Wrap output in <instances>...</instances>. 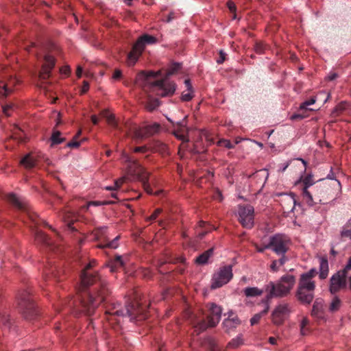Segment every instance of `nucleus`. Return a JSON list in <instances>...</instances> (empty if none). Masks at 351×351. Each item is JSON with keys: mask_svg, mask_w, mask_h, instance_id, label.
<instances>
[{"mask_svg": "<svg viewBox=\"0 0 351 351\" xmlns=\"http://www.w3.org/2000/svg\"><path fill=\"white\" fill-rule=\"evenodd\" d=\"M95 264V261H90L81 275V282L83 287L95 285V291L89 294L86 299H82L81 301L82 311L88 315H90L99 304L105 300L108 293L104 280H101L99 276H92L88 272V270Z\"/></svg>", "mask_w": 351, "mask_h": 351, "instance_id": "1", "label": "nucleus"}, {"mask_svg": "<svg viewBox=\"0 0 351 351\" xmlns=\"http://www.w3.org/2000/svg\"><path fill=\"white\" fill-rule=\"evenodd\" d=\"M180 69V64L178 63L173 64L167 71L166 77L157 81H152V78L159 76L160 71L157 72L149 71L147 73L141 72L138 76V80H143L144 88L149 90L152 93L160 97L171 96L174 94L176 85L173 82L168 80V77L176 73Z\"/></svg>", "mask_w": 351, "mask_h": 351, "instance_id": "2", "label": "nucleus"}, {"mask_svg": "<svg viewBox=\"0 0 351 351\" xmlns=\"http://www.w3.org/2000/svg\"><path fill=\"white\" fill-rule=\"evenodd\" d=\"M209 315L208 316V323L197 315L193 312L188 311L186 313L187 318L190 320L191 324L193 326L195 331L197 334L205 330L208 327H215L221 320L222 308L215 303L208 304Z\"/></svg>", "mask_w": 351, "mask_h": 351, "instance_id": "3", "label": "nucleus"}, {"mask_svg": "<svg viewBox=\"0 0 351 351\" xmlns=\"http://www.w3.org/2000/svg\"><path fill=\"white\" fill-rule=\"evenodd\" d=\"M145 308L138 302H134L132 304H129L126 306L125 309H116V307L107 311L108 314H110V317H108V322L111 324L116 322L118 324L121 323V319L124 317H128L130 321H133L136 319L138 320L145 319L147 318L145 314Z\"/></svg>", "mask_w": 351, "mask_h": 351, "instance_id": "4", "label": "nucleus"}, {"mask_svg": "<svg viewBox=\"0 0 351 351\" xmlns=\"http://www.w3.org/2000/svg\"><path fill=\"white\" fill-rule=\"evenodd\" d=\"M295 284V278L293 275L287 274L282 276L276 282H270L266 286L268 293L267 299L272 298H285L287 296Z\"/></svg>", "mask_w": 351, "mask_h": 351, "instance_id": "5", "label": "nucleus"}, {"mask_svg": "<svg viewBox=\"0 0 351 351\" xmlns=\"http://www.w3.org/2000/svg\"><path fill=\"white\" fill-rule=\"evenodd\" d=\"M302 182L304 187L302 189V196L304 200L308 206H313L317 203L326 204L327 199L324 197V188L321 186H316L312 190L308 191V188L313 186L315 183L313 179V175L308 174L305 176Z\"/></svg>", "mask_w": 351, "mask_h": 351, "instance_id": "6", "label": "nucleus"}, {"mask_svg": "<svg viewBox=\"0 0 351 351\" xmlns=\"http://www.w3.org/2000/svg\"><path fill=\"white\" fill-rule=\"evenodd\" d=\"M121 160L125 164L127 171L130 175L137 177L141 180L145 191L148 194H153V191L147 182L148 173L145 169L138 163V162L130 158L126 153L123 152Z\"/></svg>", "mask_w": 351, "mask_h": 351, "instance_id": "7", "label": "nucleus"}, {"mask_svg": "<svg viewBox=\"0 0 351 351\" xmlns=\"http://www.w3.org/2000/svg\"><path fill=\"white\" fill-rule=\"evenodd\" d=\"M156 38L148 34L141 36L134 44L131 51L128 55V64L133 66L141 56L147 44H154Z\"/></svg>", "mask_w": 351, "mask_h": 351, "instance_id": "8", "label": "nucleus"}, {"mask_svg": "<svg viewBox=\"0 0 351 351\" xmlns=\"http://www.w3.org/2000/svg\"><path fill=\"white\" fill-rule=\"evenodd\" d=\"M292 312V308L290 304L287 302H280L274 308L271 319L274 325L280 326L289 317Z\"/></svg>", "mask_w": 351, "mask_h": 351, "instance_id": "9", "label": "nucleus"}, {"mask_svg": "<svg viewBox=\"0 0 351 351\" xmlns=\"http://www.w3.org/2000/svg\"><path fill=\"white\" fill-rule=\"evenodd\" d=\"M233 276L232 265H225L213 275L210 287L215 289L227 284Z\"/></svg>", "mask_w": 351, "mask_h": 351, "instance_id": "10", "label": "nucleus"}, {"mask_svg": "<svg viewBox=\"0 0 351 351\" xmlns=\"http://www.w3.org/2000/svg\"><path fill=\"white\" fill-rule=\"evenodd\" d=\"M238 215L239 221L244 228L250 229L254 226V209L252 206H239Z\"/></svg>", "mask_w": 351, "mask_h": 351, "instance_id": "11", "label": "nucleus"}, {"mask_svg": "<svg viewBox=\"0 0 351 351\" xmlns=\"http://www.w3.org/2000/svg\"><path fill=\"white\" fill-rule=\"evenodd\" d=\"M288 243V238L285 235L278 234L270 237L266 247H270L278 255H284L287 251Z\"/></svg>", "mask_w": 351, "mask_h": 351, "instance_id": "12", "label": "nucleus"}, {"mask_svg": "<svg viewBox=\"0 0 351 351\" xmlns=\"http://www.w3.org/2000/svg\"><path fill=\"white\" fill-rule=\"evenodd\" d=\"M20 308L23 317L26 319H32L38 314L36 306L27 293L21 296Z\"/></svg>", "mask_w": 351, "mask_h": 351, "instance_id": "13", "label": "nucleus"}, {"mask_svg": "<svg viewBox=\"0 0 351 351\" xmlns=\"http://www.w3.org/2000/svg\"><path fill=\"white\" fill-rule=\"evenodd\" d=\"M106 230L107 227L106 226L99 227L95 230V236L96 239L99 240L104 239L106 241L104 245H99L98 247L100 248L108 247L112 249H117L119 247V240L120 237L117 236L114 239L109 241L108 239H107L106 237Z\"/></svg>", "mask_w": 351, "mask_h": 351, "instance_id": "14", "label": "nucleus"}, {"mask_svg": "<svg viewBox=\"0 0 351 351\" xmlns=\"http://www.w3.org/2000/svg\"><path fill=\"white\" fill-rule=\"evenodd\" d=\"M346 286V276L339 271L333 274L330 278L329 290L332 294L339 291Z\"/></svg>", "mask_w": 351, "mask_h": 351, "instance_id": "15", "label": "nucleus"}, {"mask_svg": "<svg viewBox=\"0 0 351 351\" xmlns=\"http://www.w3.org/2000/svg\"><path fill=\"white\" fill-rule=\"evenodd\" d=\"M18 83L15 77L7 78L4 77L0 80V98L6 97L13 90L14 86Z\"/></svg>", "mask_w": 351, "mask_h": 351, "instance_id": "16", "label": "nucleus"}, {"mask_svg": "<svg viewBox=\"0 0 351 351\" xmlns=\"http://www.w3.org/2000/svg\"><path fill=\"white\" fill-rule=\"evenodd\" d=\"M159 128V125L154 123L151 125H147L143 128H136L133 137L135 139H143L154 134Z\"/></svg>", "mask_w": 351, "mask_h": 351, "instance_id": "17", "label": "nucleus"}, {"mask_svg": "<svg viewBox=\"0 0 351 351\" xmlns=\"http://www.w3.org/2000/svg\"><path fill=\"white\" fill-rule=\"evenodd\" d=\"M54 65L55 58L53 56L49 54H46L44 56V63L40 73V78L42 80H45L46 78L49 77Z\"/></svg>", "mask_w": 351, "mask_h": 351, "instance_id": "18", "label": "nucleus"}, {"mask_svg": "<svg viewBox=\"0 0 351 351\" xmlns=\"http://www.w3.org/2000/svg\"><path fill=\"white\" fill-rule=\"evenodd\" d=\"M280 204L285 213L293 212L296 205L295 195L293 193L282 195L280 199Z\"/></svg>", "mask_w": 351, "mask_h": 351, "instance_id": "19", "label": "nucleus"}, {"mask_svg": "<svg viewBox=\"0 0 351 351\" xmlns=\"http://www.w3.org/2000/svg\"><path fill=\"white\" fill-rule=\"evenodd\" d=\"M186 116H185L182 122L178 123V128L174 130L173 134L175 136L181 140L182 143H186L189 141V138L187 137V134L189 132V129L186 127Z\"/></svg>", "mask_w": 351, "mask_h": 351, "instance_id": "20", "label": "nucleus"}, {"mask_svg": "<svg viewBox=\"0 0 351 351\" xmlns=\"http://www.w3.org/2000/svg\"><path fill=\"white\" fill-rule=\"evenodd\" d=\"M228 314V316L223 320V325L227 331H230L237 328L241 324V321L232 311H230Z\"/></svg>", "mask_w": 351, "mask_h": 351, "instance_id": "21", "label": "nucleus"}, {"mask_svg": "<svg viewBox=\"0 0 351 351\" xmlns=\"http://www.w3.org/2000/svg\"><path fill=\"white\" fill-rule=\"evenodd\" d=\"M296 296L301 302L304 304H310L314 298V291L304 289L303 291L297 290Z\"/></svg>", "mask_w": 351, "mask_h": 351, "instance_id": "22", "label": "nucleus"}, {"mask_svg": "<svg viewBox=\"0 0 351 351\" xmlns=\"http://www.w3.org/2000/svg\"><path fill=\"white\" fill-rule=\"evenodd\" d=\"M315 289V283L314 280L300 276L298 290L303 291L308 289V291H314Z\"/></svg>", "mask_w": 351, "mask_h": 351, "instance_id": "23", "label": "nucleus"}, {"mask_svg": "<svg viewBox=\"0 0 351 351\" xmlns=\"http://www.w3.org/2000/svg\"><path fill=\"white\" fill-rule=\"evenodd\" d=\"M319 276L321 279H325L328 275V262L326 257H319Z\"/></svg>", "mask_w": 351, "mask_h": 351, "instance_id": "24", "label": "nucleus"}, {"mask_svg": "<svg viewBox=\"0 0 351 351\" xmlns=\"http://www.w3.org/2000/svg\"><path fill=\"white\" fill-rule=\"evenodd\" d=\"M186 90L182 93L181 99L183 101H189L193 97V90L189 80L184 81Z\"/></svg>", "mask_w": 351, "mask_h": 351, "instance_id": "25", "label": "nucleus"}, {"mask_svg": "<svg viewBox=\"0 0 351 351\" xmlns=\"http://www.w3.org/2000/svg\"><path fill=\"white\" fill-rule=\"evenodd\" d=\"M20 164L26 169H32L35 167L36 162L31 154H27L21 160Z\"/></svg>", "mask_w": 351, "mask_h": 351, "instance_id": "26", "label": "nucleus"}, {"mask_svg": "<svg viewBox=\"0 0 351 351\" xmlns=\"http://www.w3.org/2000/svg\"><path fill=\"white\" fill-rule=\"evenodd\" d=\"M6 199L10 203L12 204L14 206H16L20 209L24 208V204H23V202L15 194H14V193L8 194L6 196Z\"/></svg>", "mask_w": 351, "mask_h": 351, "instance_id": "27", "label": "nucleus"}, {"mask_svg": "<svg viewBox=\"0 0 351 351\" xmlns=\"http://www.w3.org/2000/svg\"><path fill=\"white\" fill-rule=\"evenodd\" d=\"M213 248H210L202 254H200L199 256L197 257L195 262L197 264L199 265H204L207 263L209 258L213 255Z\"/></svg>", "mask_w": 351, "mask_h": 351, "instance_id": "28", "label": "nucleus"}, {"mask_svg": "<svg viewBox=\"0 0 351 351\" xmlns=\"http://www.w3.org/2000/svg\"><path fill=\"white\" fill-rule=\"evenodd\" d=\"M101 115L106 119V121L108 124H110L114 128H118V124L117 121L115 120L114 114H111L108 110H102L101 112Z\"/></svg>", "mask_w": 351, "mask_h": 351, "instance_id": "29", "label": "nucleus"}, {"mask_svg": "<svg viewBox=\"0 0 351 351\" xmlns=\"http://www.w3.org/2000/svg\"><path fill=\"white\" fill-rule=\"evenodd\" d=\"M124 265V261H123L121 256H117L114 260L111 261L108 266L110 267V271L114 272L119 267Z\"/></svg>", "mask_w": 351, "mask_h": 351, "instance_id": "30", "label": "nucleus"}, {"mask_svg": "<svg viewBox=\"0 0 351 351\" xmlns=\"http://www.w3.org/2000/svg\"><path fill=\"white\" fill-rule=\"evenodd\" d=\"M341 237L343 239L351 240V218L343 226L341 231Z\"/></svg>", "mask_w": 351, "mask_h": 351, "instance_id": "31", "label": "nucleus"}, {"mask_svg": "<svg viewBox=\"0 0 351 351\" xmlns=\"http://www.w3.org/2000/svg\"><path fill=\"white\" fill-rule=\"evenodd\" d=\"M243 344V339L241 335H239L232 339L228 344V347L231 349H235Z\"/></svg>", "mask_w": 351, "mask_h": 351, "instance_id": "32", "label": "nucleus"}, {"mask_svg": "<svg viewBox=\"0 0 351 351\" xmlns=\"http://www.w3.org/2000/svg\"><path fill=\"white\" fill-rule=\"evenodd\" d=\"M243 292L247 297L258 296L263 293V291L257 287H247Z\"/></svg>", "mask_w": 351, "mask_h": 351, "instance_id": "33", "label": "nucleus"}, {"mask_svg": "<svg viewBox=\"0 0 351 351\" xmlns=\"http://www.w3.org/2000/svg\"><path fill=\"white\" fill-rule=\"evenodd\" d=\"M309 320L307 317H303L300 324V334L302 335H306L309 332Z\"/></svg>", "mask_w": 351, "mask_h": 351, "instance_id": "34", "label": "nucleus"}, {"mask_svg": "<svg viewBox=\"0 0 351 351\" xmlns=\"http://www.w3.org/2000/svg\"><path fill=\"white\" fill-rule=\"evenodd\" d=\"M341 306V302L340 299L335 296L333 299L332 300L329 306V311L330 312H335L337 311Z\"/></svg>", "mask_w": 351, "mask_h": 351, "instance_id": "35", "label": "nucleus"}, {"mask_svg": "<svg viewBox=\"0 0 351 351\" xmlns=\"http://www.w3.org/2000/svg\"><path fill=\"white\" fill-rule=\"evenodd\" d=\"M159 105L160 102L158 99H154L149 97L146 105V108L149 111H152L156 109Z\"/></svg>", "mask_w": 351, "mask_h": 351, "instance_id": "36", "label": "nucleus"}, {"mask_svg": "<svg viewBox=\"0 0 351 351\" xmlns=\"http://www.w3.org/2000/svg\"><path fill=\"white\" fill-rule=\"evenodd\" d=\"M64 141V138L61 137V134L60 132L55 131L53 132L51 137V145L60 144Z\"/></svg>", "mask_w": 351, "mask_h": 351, "instance_id": "37", "label": "nucleus"}, {"mask_svg": "<svg viewBox=\"0 0 351 351\" xmlns=\"http://www.w3.org/2000/svg\"><path fill=\"white\" fill-rule=\"evenodd\" d=\"M269 310V306L267 305L266 308L261 313L255 314L251 319H250V324L252 326L255 325L258 323L262 316L267 313Z\"/></svg>", "mask_w": 351, "mask_h": 351, "instance_id": "38", "label": "nucleus"}, {"mask_svg": "<svg viewBox=\"0 0 351 351\" xmlns=\"http://www.w3.org/2000/svg\"><path fill=\"white\" fill-rule=\"evenodd\" d=\"M36 240L46 245L50 244L48 237L43 232H36Z\"/></svg>", "mask_w": 351, "mask_h": 351, "instance_id": "39", "label": "nucleus"}, {"mask_svg": "<svg viewBox=\"0 0 351 351\" xmlns=\"http://www.w3.org/2000/svg\"><path fill=\"white\" fill-rule=\"evenodd\" d=\"M64 220L68 223L69 228L71 230H74V228L71 226V222L74 221L75 217L71 213H66L64 215Z\"/></svg>", "mask_w": 351, "mask_h": 351, "instance_id": "40", "label": "nucleus"}, {"mask_svg": "<svg viewBox=\"0 0 351 351\" xmlns=\"http://www.w3.org/2000/svg\"><path fill=\"white\" fill-rule=\"evenodd\" d=\"M315 102H316V98L311 97L309 100L305 101L303 103H302L300 106V109H301V110L307 109V107L308 106L313 105Z\"/></svg>", "mask_w": 351, "mask_h": 351, "instance_id": "41", "label": "nucleus"}, {"mask_svg": "<svg viewBox=\"0 0 351 351\" xmlns=\"http://www.w3.org/2000/svg\"><path fill=\"white\" fill-rule=\"evenodd\" d=\"M317 270L315 268H312L308 271L302 274L300 276L313 280V278L317 274Z\"/></svg>", "mask_w": 351, "mask_h": 351, "instance_id": "42", "label": "nucleus"}, {"mask_svg": "<svg viewBox=\"0 0 351 351\" xmlns=\"http://www.w3.org/2000/svg\"><path fill=\"white\" fill-rule=\"evenodd\" d=\"M218 145L220 146H224L225 147L228 149H232L234 148V145L230 143V141L222 139L217 142Z\"/></svg>", "mask_w": 351, "mask_h": 351, "instance_id": "43", "label": "nucleus"}, {"mask_svg": "<svg viewBox=\"0 0 351 351\" xmlns=\"http://www.w3.org/2000/svg\"><path fill=\"white\" fill-rule=\"evenodd\" d=\"M162 213L161 208H157L154 210L153 214H152L149 217L147 218V221H153L155 220L158 216Z\"/></svg>", "mask_w": 351, "mask_h": 351, "instance_id": "44", "label": "nucleus"}, {"mask_svg": "<svg viewBox=\"0 0 351 351\" xmlns=\"http://www.w3.org/2000/svg\"><path fill=\"white\" fill-rule=\"evenodd\" d=\"M264 48H265V46L261 43H256V45L254 46V49H255L256 52L258 53H262L264 51Z\"/></svg>", "mask_w": 351, "mask_h": 351, "instance_id": "45", "label": "nucleus"}, {"mask_svg": "<svg viewBox=\"0 0 351 351\" xmlns=\"http://www.w3.org/2000/svg\"><path fill=\"white\" fill-rule=\"evenodd\" d=\"M80 142L77 141L76 138H74L72 141L67 143V147L77 148L80 145Z\"/></svg>", "mask_w": 351, "mask_h": 351, "instance_id": "46", "label": "nucleus"}, {"mask_svg": "<svg viewBox=\"0 0 351 351\" xmlns=\"http://www.w3.org/2000/svg\"><path fill=\"white\" fill-rule=\"evenodd\" d=\"M13 105L12 104H9V105H6V106H4L3 107V113L6 115V116H10V110L11 109H12L13 108Z\"/></svg>", "mask_w": 351, "mask_h": 351, "instance_id": "47", "label": "nucleus"}, {"mask_svg": "<svg viewBox=\"0 0 351 351\" xmlns=\"http://www.w3.org/2000/svg\"><path fill=\"white\" fill-rule=\"evenodd\" d=\"M121 76H122V73H121V70L116 69L113 73L112 79L114 80H118L121 77Z\"/></svg>", "mask_w": 351, "mask_h": 351, "instance_id": "48", "label": "nucleus"}, {"mask_svg": "<svg viewBox=\"0 0 351 351\" xmlns=\"http://www.w3.org/2000/svg\"><path fill=\"white\" fill-rule=\"evenodd\" d=\"M125 177H122V178H120L118 180H117L114 182L115 188L119 189L123 184V183L125 182Z\"/></svg>", "mask_w": 351, "mask_h": 351, "instance_id": "49", "label": "nucleus"}, {"mask_svg": "<svg viewBox=\"0 0 351 351\" xmlns=\"http://www.w3.org/2000/svg\"><path fill=\"white\" fill-rule=\"evenodd\" d=\"M89 89V84L86 81L83 82V86L82 87L81 93L84 94L86 93Z\"/></svg>", "mask_w": 351, "mask_h": 351, "instance_id": "50", "label": "nucleus"}, {"mask_svg": "<svg viewBox=\"0 0 351 351\" xmlns=\"http://www.w3.org/2000/svg\"><path fill=\"white\" fill-rule=\"evenodd\" d=\"M279 266L278 262L277 261H274L271 265V269L273 271H278Z\"/></svg>", "mask_w": 351, "mask_h": 351, "instance_id": "51", "label": "nucleus"}, {"mask_svg": "<svg viewBox=\"0 0 351 351\" xmlns=\"http://www.w3.org/2000/svg\"><path fill=\"white\" fill-rule=\"evenodd\" d=\"M227 5H228V7L230 11L232 13H234L236 11L235 4L232 1H228Z\"/></svg>", "mask_w": 351, "mask_h": 351, "instance_id": "52", "label": "nucleus"}, {"mask_svg": "<svg viewBox=\"0 0 351 351\" xmlns=\"http://www.w3.org/2000/svg\"><path fill=\"white\" fill-rule=\"evenodd\" d=\"M147 151V148L145 146L136 147L134 149V152H143L145 153Z\"/></svg>", "mask_w": 351, "mask_h": 351, "instance_id": "53", "label": "nucleus"}, {"mask_svg": "<svg viewBox=\"0 0 351 351\" xmlns=\"http://www.w3.org/2000/svg\"><path fill=\"white\" fill-rule=\"evenodd\" d=\"M219 53H220V58H219V59H218V60H217V62L218 64H221V63H223V62H224V60H225V56H226V53H225L224 52H223V51H220Z\"/></svg>", "mask_w": 351, "mask_h": 351, "instance_id": "54", "label": "nucleus"}, {"mask_svg": "<svg viewBox=\"0 0 351 351\" xmlns=\"http://www.w3.org/2000/svg\"><path fill=\"white\" fill-rule=\"evenodd\" d=\"M70 72V67L69 66H65L60 69V73L64 75H68Z\"/></svg>", "mask_w": 351, "mask_h": 351, "instance_id": "55", "label": "nucleus"}, {"mask_svg": "<svg viewBox=\"0 0 351 351\" xmlns=\"http://www.w3.org/2000/svg\"><path fill=\"white\" fill-rule=\"evenodd\" d=\"M344 270L346 271L351 270V256L350 257L347 264L346 265Z\"/></svg>", "mask_w": 351, "mask_h": 351, "instance_id": "56", "label": "nucleus"}, {"mask_svg": "<svg viewBox=\"0 0 351 351\" xmlns=\"http://www.w3.org/2000/svg\"><path fill=\"white\" fill-rule=\"evenodd\" d=\"M215 198L220 202L222 201V199H223L222 194L219 191H217L216 195H215Z\"/></svg>", "mask_w": 351, "mask_h": 351, "instance_id": "57", "label": "nucleus"}, {"mask_svg": "<svg viewBox=\"0 0 351 351\" xmlns=\"http://www.w3.org/2000/svg\"><path fill=\"white\" fill-rule=\"evenodd\" d=\"M289 165V162H287L280 167L279 171L284 172Z\"/></svg>", "mask_w": 351, "mask_h": 351, "instance_id": "58", "label": "nucleus"}, {"mask_svg": "<svg viewBox=\"0 0 351 351\" xmlns=\"http://www.w3.org/2000/svg\"><path fill=\"white\" fill-rule=\"evenodd\" d=\"M82 74V68L80 66H77V71H76V75L77 77H81Z\"/></svg>", "mask_w": 351, "mask_h": 351, "instance_id": "59", "label": "nucleus"}, {"mask_svg": "<svg viewBox=\"0 0 351 351\" xmlns=\"http://www.w3.org/2000/svg\"><path fill=\"white\" fill-rule=\"evenodd\" d=\"M303 116L299 114H294L293 115L291 116L290 119L291 120H295V119H303Z\"/></svg>", "mask_w": 351, "mask_h": 351, "instance_id": "60", "label": "nucleus"}, {"mask_svg": "<svg viewBox=\"0 0 351 351\" xmlns=\"http://www.w3.org/2000/svg\"><path fill=\"white\" fill-rule=\"evenodd\" d=\"M337 73H330V74L328 75L327 78H328V80H330V81H331V80H333L336 79V78H337Z\"/></svg>", "mask_w": 351, "mask_h": 351, "instance_id": "61", "label": "nucleus"}, {"mask_svg": "<svg viewBox=\"0 0 351 351\" xmlns=\"http://www.w3.org/2000/svg\"><path fill=\"white\" fill-rule=\"evenodd\" d=\"M90 118L94 125H97L99 123V119L96 115H92Z\"/></svg>", "mask_w": 351, "mask_h": 351, "instance_id": "62", "label": "nucleus"}, {"mask_svg": "<svg viewBox=\"0 0 351 351\" xmlns=\"http://www.w3.org/2000/svg\"><path fill=\"white\" fill-rule=\"evenodd\" d=\"M269 343L271 345H276L277 344V339L273 337H270L269 338Z\"/></svg>", "mask_w": 351, "mask_h": 351, "instance_id": "63", "label": "nucleus"}, {"mask_svg": "<svg viewBox=\"0 0 351 351\" xmlns=\"http://www.w3.org/2000/svg\"><path fill=\"white\" fill-rule=\"evenodd\" d=\"M278 262V264L279 265H283L286 261V258L285 257L283 256L282 258H280L278 261H277Z\"/></svg>", "mask_w": 351, "mask_h": 351, "instance_id": "64", "label": "nucleus"}]
</instances>
